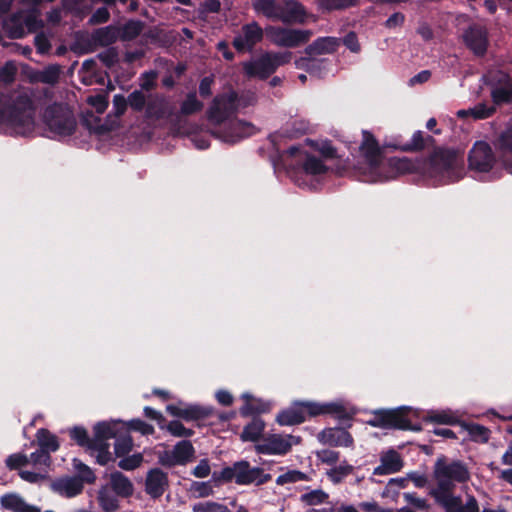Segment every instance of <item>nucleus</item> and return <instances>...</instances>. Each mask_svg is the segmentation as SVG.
<instances>
[{"mask_svg":"<svg viewBox=\"0 0 512 512\" xmlns=\"http://www.w3.org/2000/svg\"><path fill=\"white\" fill-rule=\"evenodd\" d=\"M36 107L27 93L16 96L0 90V123L13 128L17 134L27 135L34 130Z\"/></svg>","mask_w":512,"mask_h":512,"instance_id":"f257e3e1","label":"nucleus"},{"mask_svg":"<svg viewBox=\"0 0 512 512\" xmlns=\"http://www.w3.org/2000/svg\"><path fill=\"white\" fill-rule=\"evenodd\" d=\"M433 479L436 486L429 491V495L438 502L454 494L457 483H466L470 480V471L466 463L461 460H449L441 454L433 466Z\"/></svg>","mask_w":512,"mask_h":512,"instance_id":"f03ea898","label":"nucleus"},{"mask_svg":"<svg viewBox=\"0 0 512 512\" xmlns=\"http://www.w3.org/2000/svg\"><path fill=\"white\" fill-rule=\"evenodd\" d=\"M320 415H334L339 420L352 418L341 402L295 401L289 408L278 413L276 421L281 426H293Z\"/></svg>","mask_w":512,"mask_h":512,"instance_id":"7ed1b4c3","label":"nucleus"},{"mask_svg":"<svg viewBox=\"0 0 512 512\" xmlns=\"http://www.w3.org/2000/svg\"><path fill=\"white\" fill-rule=\"evenodd\" d=\"M272 479L270 473H266L261 467H253L247 460L234 462L231 466H225L221 471L212 473V481L216 486L235 482L237 485L261 486Z\"/></svg>","mask_w":512,"mask_h":512,"instance_id":"20e7f679","label":"nucleus"},{"mask_svg":"<svg viewBox=\"0 0 512 512\" xmlns=\"http://www.w3.org/2000/svg\"><path fill=\"white\" fill-rule=\"evenodd\" d=\"M291 59L290 51H266L254 60L243 62L242 69L248 78L267 80L279 67L288 64Z\"/></svg>","mask_w":512,"mask_h":512,"instance_id":"39448f33","label":"nucleus"},{"mask_svg":"<svg viewBox=\"0 0 512 512\" xmlns=\"http://www.w3.org/2000/svg\"><path fill=\"white\" fill-rule=\"evenodd\" d=\"M43 122L48 130L58 137H70L77 128L73 111L67 105L58 102L45 108Z\"/></svg>","mask_w":512,"mask_h":512,"instance_id":"423d86ee","label":"nucleus"},{"mask_svg":"<svg viewBox=\"0 0 512 512\" xmlns=\"http://www.w3.org/2000/svg\"><path fill=\"white\" fill-rule=\"evenodd\" d=\"M412 409L402 406L396 409H378L373 411V417L368 421L372 427L384 429H399L420 431V424H413L409 418Z\"/></svg>","mask_w":512,"mask_h":512,"instance_id":"0eeeda50","label":"nucleus"},{"mask_svg":"<svg viewBox=\"0 0 512 512\" xmlns=\"http://www.w3.org/2000/svg\"><path fill=\"white\" fill-rule=\"evenodd\" d=\"M463 164V152L451 148L437 147L428 158L430 170L438 175L453 174Z\"/></svg>","mask_w":512,"mask_h":512,"instance_id":"6e6552de","label":"nucleus"},{"mask_svg":"<svg viewBox=\"0 0 512 512\" xmlns=\"http://www.w3.org/2000/svg\"><path fill=\"white\" fill-rule=\"evenodd\" d=\"M256 131V127L252 123L235 118L214 126L211 129V134L225 143L236 144L254 135Z\"/></svg>","mask_w":512,"mask_h":512,"instance_id":"1a4fd4ad","label":"nucleus"},{"mask_svg":"<svg viewBox=\"0 0 512 512\" xmlns=\"http://www.w3.org/2000/svg\"><path fill=\"white\" fill-rule=\"evenodd\" d=\"M238 94L235 91L216 95L207 110V118L217 126L237 112Z\"/></svg>","mask_w":512,"mask_h":512,"instance_id":"9d476101","label":"nucleus"},{"mask_svg":"<svg viewBox=\"0 0 512 512\" xmlns=\"http://www.w3.org/2000/svg\"><path fill=\"white\" fill-rule=\"evenodd\" d=\"M264 29L258 22L252 21L241 27V34L235 36L232 46L238 53H250L263 40Z\"/></svg>","mask_w":512,"mask_h":512,"instance_id":"9b49d317","label":"nucleus"},{"mask_svg":"<svg viewBox=\"0 0 512 512\" xmlns=\"http://www.w3.org/2000/svg\"><path fill=\"white\" fill-rule=\"evenodd\" d=\"M496 162L491 146L485 141L474 143L468 155V164L471 170L489 172Z\"/></svg>","mask_w":512,"mask_h":512,"instance_id":"f8f14e48","label":"nucleus"},{"mask_svg":"<svg viewBox=\"0 0 512 512\" xmlns=\"http://www.w3.org/2000/svg\"><path fill=\"white\" fill-rule=\"evenodd\" d=\"M166 411L171 416L183 419L186 422L204 420L215 414V409L211 406L184 404L182 402L179 405H167Z\"/></svg>","mask_w":512,"mask_h":512,"instance_id":"ddd939ff","label":"nucleus"},{"mask_svg":"<svg viewBox=\"0 0 512 512\" xmlns=\"http://www.w3.org/2000/svg\"><path fill=\"white\" fill-rule=\"evenodd\" d=\"M465 46L477 57L487 53L489 39L487 30L477 24L470 25L462 35Z\"/></svg>","mask_w":512,"mask_h":512,"instance_id":"4468645a","label":"nucleus"},{"mask_svg":"<svg viewBox=\"0 0 512 512\" xmlns=\"http://www.w3.org/2000/svg\"><path fill=\"white\" fill-rule=\"evenodd\" d=\"M292 435L282 436L280 434H271L263 438V441L255 446L258 454L265 455H285L291 448Z\"/></svg>","mask_w":512,"mask_h":512,"instance_id":"2eb2a0df","label":"nucleus"},{"mask_svg":"<svg viewBox=\"0 0 512 512\" xmlns=\"http://www.w3.org/2000/svg\"><path fill=\"white\" fill-rule=\"evenodd\" d=\"M169 488L168 474L160 468H152L147 472L145 492L153 499H159Z\"/></svg>","mask_w":512,"mask_h":512,"instance_id":"dca6fc26","label":"nucleus"},{"mask_svg":"<svg viewBox=\"0 0 512 512\" xmlns=\"http://www.w3.org/2000/svg\"><path fill=\"white\" fill-rule=\"evenodd\" d=\"M309 14L305 6L296 0H288L282 5L279 21L286 25L300 24L307 22Z\"/></svg>","mask_w":512,"mask_h":512,"instance_id":"f3484780","label":"nucleus"},{"mask_svg":"<svg viewBox=\"0 0 512 512\" xmlns=\"http://www.w3.org/2000/svg\"><path fill=\"white\" fill-rule=\"evenodd\" d=\"M318 440L331 447H350L353 445L352 435L344 428H325L319 435Z\"/></svg>","mask_w":512,"mask_h":512,"instance_id":"a211bd4d","label":"nucleus"},{"mask_svg":"<svg viewBox=\"0 0 512 512\" xmlns=\"http://www.w3.org/2000/svg\"><path fill=\"white\" fill-rule=\"evenodd\" d=\"M434 143L435 139L433 136L425 135L422 131L418 130L413 133L410 141L402 143L398 139H395L393 143H389L387 146L402 152H419L426 147L434 145Z\"/></svg>","mask_w":512,"mask_h":512,"instance_id":"6ab92c4d","label":"nucleus"},{"mask_svg":"<svg viewBox=\"0 0 512 512\" xmlns=\"http://www.w3.org/2000/svg\"><path fill=\"white\" fill-rule=\"evenodd\" d=\"M362 134L363 140L360 145V151L369 166L376 168L381 162L382 150L371 132L364 130Z\"/></svg>","mask_w":512,"mask_h":512,"instance_id":"aec40b11","label":"nucleus"},{"mask_svg":"<svg viewBox=\"0 0 512 512\" xmlns=\"http://www.w3.org/2000/svg\"><path fill=\"white\" fill-rule=\"evenodd\" d=\"M436 503L441 506L445 512H479L478 501L473 495L467 497L465 504L462 503L461 496L454 494Z\"/></svg>","mask_w":512,"mask_h":512,"instance_id":"412c9836","label":"nucleus"},{"mask_svg":"<svg viewBox=\"0 0 512 512\" xmlns=\"http://www.w3.org/2000/svg\"><path fill=\"white\" fill-rule=\"evenodd\" d=\"M404 466V461L396 450L389 449L384 452L380 457V465L377 466L374 475H388L401 471Z\"/></svg>","mask_w":512,"mask_h":512,"instance_id":"4be33fe9","label":"nucleus"},{"mask_svg":"<svg viewBox=\"0 0 512 512\" xmlns=\"http://www.w3.org/2000/svg\"><path fill=\"white\" fill-rule=\"evenodd\" d=\"M496 147L503 167L512 174V127H508L501 132Z\"/></svg>","mask_w":512,"mask_h":512,"instance_id":"5701e85b","label":"nucleus"},{"mask_svg":"<svg viewBox=\"0 0 512 512\" xmlns=\"http://www.w3.org/2000/svg\"><path fill=\"white\" fill-rule=\"evenodd\" d=\"M339 44V39L336 37H318L306 46L304 53L308 56L332 54L337 51Z\"/></svg>","mask_w":512,"mask_h":512,"instance_id":"b1692460","label":"nucleus"},{"mask_svg":"<svg viewBox=\"0 0 512 512\" xmlns=\"http://www.w3.org/2000/svg\"><path fill=\"white\" fill-rule=\"evenodd\" d=\"M120 28L115 25L95 29L91 34L92 41L100 47H111L120 39Z\"/></svg>","mask_w":512,"mask_h":512,"instance_id":"393cba45","label":"nucleus"},{"mask_svg":"<svg viewBox=\"0 0 512 512\" xmlns=\"http://www.w3.org/2000/svg\"><path fill=\"white\" fill-rule=\"evenodd\" d=\"M313 34V31L310 29H295L286 27L285 37L282 39V47L297 48L305 45L310 41Z\"/></svg>","mask_w":512,"mask_h":512,"instance_id":"a878e982","label":"nucleus"},{"mask_svg":"<svg viewBox=\"0 0 512 512\" xmlns=\"http://www.w3.org/2000/svg\"><path fill=\"white\" fill-rule=\"evenodd\" d=\"M53 489L59 494L71 498L80 494L84 489V483L75 476L59 479L53 483Z\"/></svg>","mask_w":512,"mask_h":512,"instance_id":"bb28decb","label":"nucleus"},{"mask_svg":"<svg viewBox=\"0 0 512 512\" xmlns=\"http://www.w3.org/2000/svg\"><path fill=\"white\" fill-rule=\"evenodd\" d=\"M110 486L113 492L122 498H129L134 492L133 483L120 471H114L110 474Z\"/></svg>","mask_w":512,"mask_h":512,"instance_id":"cd10ccee","label":"nucleus"},{"mask_svg":"<svg viewBox=\"0 0 512 512\" xmlns=\"http://www.w3.org/2000/svg\"><path fill=\"white\" fill-rule=\"evenodd\" d=\"M120 422L108 423L98 422L93 427V437L91 438V446L98 444H108V440L117 437V425Z\"/></svg>","mask_w":512,"mask_h":512,"instance_id":"c85d7f7f","label":"nucleus"},{"mask_svg":"<svg viewBox=\"0 0 512 512\" xmlns=\"http://www.w3.org/2000/svg\"><path fill=\"white\" fill-rule=\"evenodd\" d=\"M241 398L244 400V404L239 410L242 417H258L257 415L269 411V405L267 403L261 399L254 398L249 393L242 394Z\"/></svg>","mask_w":512,"mask_h":512,"instance_id":"c756f323","label":"nucleus"},{"mask_svg":"<svg viewBox=\"0 0 512 512\" xmlns=\"http://www.w3.org/2000/svg\"><path fill=\"white\" fill-rule=\"evenodd\" d=\"M2 28L10 39H22L26 35L21 13H14L2 21Z\"/></svg>","mask_w":512,"mask_h":512,"instance_id":"7c9ffc66","label":"nucleus"},{"mask_svg":"<svg viewBox=\"0 0 512 512\" xmlns=\"http://www.w3.org/2000/svg\"><path fill=\"white\" fill-rule=\"evenodd\" d=\"M301 170L306 175L318 176L328 172V167L323 161L315 155L305 153V158L301 163Z\"/></svg>","mask_w":512,"mask_h":512,"instance_id":"2f4dec72","label":"nucleus"},{"mask_svg":"<svg viewBox=\"0 0 512 512\" xmlns=\"http://www.w3.org/2000/svg\"><path fill=\"white\" fill-rule=\"evenodd\" d=\"M36 440L38 447L50 455L51 453L56 452L60 447L57 436L52 434L46 428H40L37 430Z\"/></svg>","mask_w":512,"mask_h":512,"instance_id":"473e14b6","label":"nucleus"},{"mask_svg":"<svg viewBox=\"0 0 512 512\" xmlns=\"http://www.w3.org/2000/svg\"><path fill=\"white\" fill-rule=\"evenodd\" d=\"M423 420L429 423L441 425H455L461 422L450 410H431L423 416Z\"/></svg>","mask_w":512,"mask_h":512,"instance_id":"72a5a7b5","label":"nucleus"},{"mask_svg":"<svg viewBox=\"0 0 512 512\" xmlns=\"http://www.w3.org/2000/svg\"><path fill=\"white\" fill-rule=\"evenodd\" d=\"M253 8L266 18L279 21L282 5L275 0H256Z\"/></svg>","mask_w":512,"mask_h":512,"instance_id":"f704fd0d","label":"nucleus"},{"mask_svg":"<svg viewBox=\"0 0 512 512\" xmlns=\"http://www.w3.org/2000/svg\"><path fill=\"white\" fill-rule=\"evenodd\" d=\"M174 458L178 461L179 465H186L193 461L195 457V448L191 441L181 440L176 443L173 448Z\"/></svg>","mask_w":512,"mask_h":512,"instance_id":"c9c22d12","label":"nucleus"},{"mask_svg":"<svg viewBox=\"0 0 512 512\" xmlns=\"http://www.w3.org/2000/svg\"><path fill=\"white\" fill-rule=\"evenodd\" d=\"M265 428L264 421L259 417H253L244 428L240 435L242 441L256 442L261 437Z\"/></svg>","mask_w":512,"mask_h":512,"instance_id":"e433bc0d","label":"nucleus"},{"mask_svg":"<svg viewBox=\"0 0 512 512\" xmlns=\"http://www.w3.org/2000/svg\"><path fill=\"white\" fill-rule=\"evenodd\" d=\"M144 22L141 20L130 19L120 28V39L122 41H132L136 39L144 29Z\"/></svg>","mask_w":512,"mask_h":512,"instance_id":"4c0bfd02","label":"nucleus"},{"mask_svg":"<svg viewBox=\"0 0 512 512\" xmlns=\"http://www.w3.org/2000/svg\"><path fill=\"white\" fill-rule=\"evenodd\" d=\"M462 429L467 431L470 438L475 442L486 443L490 437V430L477 423H461Z\"/></svg>","mask_w":512,"mask_h":512,"instance_id":"58836bf2","label":"nucleus"},{"mask_svg":"<svg viewBox=\"0 0 512 512\" xmlns=\"http://www.w3.org/2000/svg\"><path fill=\"white\" fill-rule=\"evenodd\" d=\"M204 104L197 99L196 92H189L180 105V115L190 116L200 112Z\"/></svg>","mask_w":512,"mask_h":512,"instance_id":"ea45409f","label":"nucleus"},{"mask_svg":"<svg viewBox=\"0 0 512 512\" xmlns=\"http://www.w3.org/2000/svg\"><path fill=\"white\" fill-rule=\"evenodd\" d=\"M329 499V494L322 489L311 490L300 496V501L307 506H316L326 503Z\"/></svg>","mask_w":512,"mask_h":512,"instance_id":"a19ab883","label":"nucleus"},{"mask_svg":"<svg viewBox=\"0 0 512 512\" xmlns=\"http://www.w3.org/2000/svg\"><path fill=\"white\" fill-rule=\"evenodd\" d=\"M133 450V439L129 434L117 435L114 444V454L116 457H124Z\"/></svg>","mask_w":512,"mask_h":512,"instance_id":"79ce46f5","label":"nucleus"},{"mask_svg":"<svg viewBox=\"0 0 512 512\" xmlns=\"http://www.w3.org/2000/svg\"><path fill=\"white\" fill-rule=\"evenodd\" d=\"M146 114L148 117L163 119L167 116V104L163 99H154L147 103Z\"/></svg>","mask_w":512,"mask_h":512,"instance_id":"37998d69","label":"nucleus"},{"mask_svg":"<svg viewBox=\"0 0 512 512\" xmlns=\"http://www.w3.org/2000/svg\"><path fill=\"white\" fill-rule=\"evenodd\" d=\"M353 471L354 467L350 464L345 463L331 468L327 472V476L334 484H339L343 481L345 477L352 474Z\"/></svg>","mask_w":512,"mask_h":512,"instance_id":"c03bdc74","label":"nucleus"},{"mask_svg":"<svg viewBox=\"0 0 512 512\" xmlns=\"http://www.w3.org/2000/svg\"><path fill=\"white\" fill-rule=\"evenodd\" d=\"M69 436L77 445L90 449L91 438L83 426H74L69 429Z\"/></svg>","mask_w":512,"mask_h":512,"instance_id":"a18cd8bd","label":"nucleus"},{"mask_svg":"<svg viewBox=\"0 0 512 512\" xmlns=\"http://www.w3.org/2000/svg\"><path fill=\"white\" fill-rule=\"evenodd\" d=\"M98 502L104 512H115L119 509L117 498L104 489L99 491Z\"/></svg>","mask_w":512,"mask_h":512,"instance_id":"49530a36","label":"nucleus"},{"mask_svg":"<svg viewBox=\"0 0 512 512\" xmlns=\"http://www.w3.org/2000/svg\"><path fill=\"white\" fill-rule=\"evenodd\" d=\"M73 466L74 469L78 472V476L76 477L80 478L83 483L92 484L95 482L96 476L88 465L75 458L73 460Z\"/></svg>","mask_w":512,"mask_h":512,"instance_id":"de8ad7c7","label":"nucleus"},{"mask_svg":"<svg viewBox=\"0 0 512 512\" xmlns=\"http://www.w3.org/2000/svg\"><path fill=\"white\" fill-rule=\"evenodd\" d=\"M97 58L108 69L113 68L119 62V51L117 47L111 46L97 54Z\"/></svg>","mask_w":512,"mask_h":512,"instance_id":"09e8293b","label":"nucleus"},{"mask_svg":"<svg viewBox=\"0 0 512 512\" xmlns=\"http://www.w3.org/2000/svg\"><path fill=\"white\" fill-rule=\"evenodd\" d=\"M121 459L118 461L117 466L125 471H132L141 466L143 462V455L141 453H135L133 455H126L124 457H120Z\"/></svg>","mask_w":512,"mask_h":512,"instance_id":"8fccbe9b","label":"nucleus"},{"mask_svg":"<svg viewBox=\"0 0 512 512\" xmlns=\"http://www.w3.org/2000/svg\"><path fill=\"white\" fill-rule=\"evenodd\" d=\"M60 66L57 64L48 65L39 74V81L44 84L54 85L58 82L60 77Z\"/></svg>","mask_w":512,"mask_h":512,"instance_id":"3c124183","label":"nucleus"},{"mask_svg":"<svg viewBox=\"0 0 512 512\" xmlns=\"http://www.w3.org/2000/svg\"><path fill=\"white\" fill-rule=\"evenodd\" d=\"M308 480V475L299 470H289L276 478V484L283 486L287 483H296Z\"/></svg>","mask_w":512,"mask_h":512,"instance_id":"603ef678","label":"nucleus"},{"mask_svg":"<svg viewBox=\"0 0 512 512\" xmlns=\"http://www.w3.org/2000/svg\"><path fill=\"white\" fill-rule=\"evenodd\" d=\"M193 512H231V510L224 504L207 501L199 502L193 505Z\"/></svg>","mask_w":512,"mask_h":512,"instance_id":"864d4df0","label":"nucleus"},{"mask_svg":"<svg viewBox=\"0 0 512 512\" xmlns=\"http://www.w3.org/2000/svg\"><path fill=\"white\" fill-rule=\"evenodd\" d=\"M0 502L4 509H7V510H10L13 512H18L20 510L24 500L16 493H7L1 497Z\"/></svg>","mask_w":512,"mask_h":512,"instance_id":"5fc2aeb1","label":"nucleus"},{"mask_svg":"<svg viewBox=\"0 0 512 512\" xmlns=\"http://www.w3.org/2000/svg\"><path fill=\"white\" fill-rule=\"evenodd\" d=\"M109 449H110V444L108 443V444H98V445L90 446L89 450L97 451L96 462L101 466H105L110 461L114 460Z\"/></svg>","mask_w":512,"mask_h":512,"instance_id":"6e6d98bb","label":"nucleus"},{"mask_svg":"<svg viewBox=\"0 0 512 512\" xmlns=\"http://www.w3.org/2000/svg\"><path fill=\"white\" fill-rule=\"evenodd\" d=\"M124 424L126 425L127 431L140 432L142 435H151L154 433V427L139 418L132 419Z\"/></svg>","mask_w":512,"mask_h":512,"instance_id":"4d7b16f0","label":"nucleus"},{"mask_svg":"<svg viewBox=\"0 0 512 512\" xmlns=\"http://www.w3.org/2000/svg\"><path fill=\"white\" fill-rule=\"evenodd\" d=\"M168 432L175 437H192L194 430L186 428L179 420H172L166 426Z\"/></svg>","mask_w":512,"mask_h":512,"instance_id":"13d9d810","label":"nucleus"},{"mask_svg":"<svg viewBox=\"0 0 512 512\" xmlns=\"http://www.w3.org/2000/svg\"><path fill=\"white\" fill-rule=\"evenodd\" d=\"M286 27L268 25L264 33L269 40L278 47H282V39L285 37Z\"/></svg>","mask_w":512,"mask_h":512,"instance_id":"bf43d9fd","label":"nucleus"},{"mask_svg":"<svg viewBox=\"0 0 512 512\" xmlns=\"http://www.w3.org/2000/svg\"><path fill=\"white\" fill-rule=\"evenodd\" d=\"M128 105L136 112H141L146 107V98L142 91L135 90L127 97Z\"/></svg>","mask_w":512,"mask_h":512,"instance_id":"052dcab7","label":"nucleus"},{"mask_svg":"<svg viewBox=\"0 0 512 512\" xmlns=\"http://www.w3.org/2000/svg\"><path fill=\"white\" fill-rule=\"evenodd\" d=\"M496 111V108L494 106H488L485 103H479L473 108H470V115L474 119H486L490 116H492Z\"/></svg>","mask_w":512,"mask_h":512,"instance_id":"680f3d73","label":"nucleus"},{"mask_svg":"<svg viewBox=\"0 0 512 512\" xmlns=\"http://www.w3.org/2000/svg\"><path fill=\"white\" fill-rule=\"evenodd\" d=\"M6 466L10 470H17L29 463V458L23 453H14L7 457Z\"/></svg>","mask_w":512,"mask_h":512,"instance_id":"e2e57ef3","label":"nucleus"},{"mask_svg":"<svg viewBox=\"0 0 512 512\" xmlns=\"http://www.w3.org/2000/svg\"><path fill=\"white\" fill-rule=\"evenodd\" d=\"M88 103L95 108L97 113L103 114L109 105L108 95L96 94L89 96Z\"/></svg>","mask_w":512,"mask_h":512,"instance_id":"0e129e2a","label":"nucleus"},{"mask_svg":"<svg viewBox=\"0 0 512 512\" xmlns=\"http://www.w3.org/2000/svg\"><path fill=\"white\" fill-rule=\"evenodd\" d=\"M491 98L494 104L501 105L510 102L512 92L505 87H497L492 90Z\"/></svg>","mask_w":512,"mask_h":512,"instance_id":"69168bd1","label":"nucleus"},{"mask_svg":"<svg viewBox=\"0 0 512 512\" xmlns=\"http://www.w3.org/2000/svg\"><path fill=\"white\" fill-rule=\"evenodd\" d=\"M317 458L327 465H334L338 462L340 453L331 449H322L316 452Z\"/></svg>","mask_w":512,"mask_h":512,"instance_id":"338daca9","label":"nucleus"},{"mask_svg":"<svg viewBox=\"0 0 512 512\" xmlns=\"http://www.w3.org/2000/svg\"><path fill=\"white\" fill-rule=\"evenodd\" d=\"M29 462L33 465H44L49 466L51 463V455L46 451L38 448L35 452L31 453L29 457Z\"/></svg>","mask_w":512,"mask_h":512,"instance_id":"774afa93","label":"nucleus"}]
</instances>
